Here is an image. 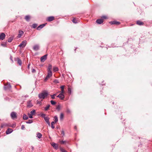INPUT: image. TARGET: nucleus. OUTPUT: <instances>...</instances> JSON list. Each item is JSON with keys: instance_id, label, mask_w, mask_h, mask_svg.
I'll list each match as a JSON object with an SVG mask.
<instances>
[{"instance_id": "obj_48", "label": "nucleus", "mask_w": 152, "mask_h": 152, "mask_svg": "<svg viewBox=\"0 0 152 152\" xmlns=\"http://www.w3.org/2000/svg\"><path fill=\"white\" fill-rule=\"evenodd\" d=\"M32 72L33 73H35L36 72V70L34 69H32Z\"/></svg>"}, {"instance_id": "obj_17", "label": "nucleus", "mask_w": 152, "mask_h": 152, "mask_svg": "<svg viewBox=\"0 0 152 152\" xmlns=\"http://www.w3.org/2000/svg\"><path fill=\"white\" fill-rule=\"evenodd\" d=\"M30 17L29 15H27L25 17V19L27 22H29L30 21Z\"/></svg>"}, {"instance_id": "obj_11", "label": "nucleus", "mask_w": 152, "mask_h": 152, "mask_svg": "<svg viewBox=\"0 0 152 152\" xmlns=\"http://www.w3.org/2000/svg\"><path fill=\"white\" fill-rule=\"evenodd\" d=\"M13 130L10 128H8L6 131V133L7 134H9L13 132Z\"/></svg>"}, {"instance_id": "obj_16", "label": "nucleus", "mask_w": 152, "mask_h": 152, "mask_svg": "<svg viewBox=\"0 0 152 152\" xmlns=\"http://www.w3.org/2000/svg\"><path fill=\"white\" fill-rule=\"evenodd\" d=\"M103 20L102 19H98L96 20V23L99 24H101L103 23Z\"/></svg>"}, {"instance_id": "obj_56", "label": "nucleus", "mask_w": 152, "mask_h": 152, "mask_svg": "<svg viewBox=\"0 0 152 152\" xmlns=\"http://www.w3.org/2000/svg\"><path fill=\"white\" fill-rule=\"evenodd\" d=\"M74 129H77V127L76 126H75V127H74Z\"/></svg>"}, {"instance_id": "obj_7", "label": "nucleus", "mask_w": 152, "mask_h": 152, "mask_svg": "<svg viewBox=\"0 0 152 152\" xmlns=\"http://www.w3.org/2000/svg\"><path fill=\"white\" fill-rule=\"evenodd\" d=\"M48 55L46 54L42 56L40 60L41 62H44L46 59Z\"/></svg>"}, {"instance_id": "obj_19", "label": "nucleus", "mask_w": 152, "mask_h": 152, "mask_svg": "<svg viewBox=\"0 0 152 152\" xmlns=\"http://www.w3.org/2000/svg\"><path fill=\"white\" fill-rule=\"evenodd\" d=\"M59 98L61 100H63L64 99V96L63 94L61 93L60 94Z\"/></svg>"}, {"instance_id": "obj_26", "label": "nucleus", "mask_w": 152, "mask_h": 152, "mask_svg": "<svg viewBox=\"0 0 152 152\" xmlns=\"http://www.w3.org/2000/svg\"><path fill=\"white\" fill-rule=\"evenodd\" d=\"M42 136V134L40 133H38L37 134V137L39 139Z\"/></svg>"}, {"instance_id": "obj_35", "label": "nucleus", "mask_w": 152, "mask_h": 152, "mask_svg": "<svg viewBox=\"0 0 152 152\" xmlns=\"http://www.w3.org/2000/svg\"><path fill=\"white\" fill-rule=\"evenodd\" d=\"M40 115L42 118H44V119H45V118H46L47 117H45V114L44 113H41L40 114Z\"/></svg>"}, {"instance_id": "obj_1", "label": "nucleus", "mask_w": 152, "mask_h": 152, "mask_svg": "<svg viewBox=\"0 0 152 152\" xmlns=\"http://www.w3.org/2000/svg\"><path fill=\"white\" fill-rule=\"evenodd\" d=\"M48 94L47 91H43L41 93L39 94L38 97L40 99H44L48 96Z\"/></svg>"}, {"instance_id": "obj_52", "label": "nucleus", "mask_w": 152, "mask_h": 152, "mask_svg": "<svg viewBox=\"0 0 152 152\" xmlns=\"http://www.w3.org/2000/svg\"><path fill=\"white\" fill-rule=\"evenodd\" d=\"M12 126H13V127H15L16 126V125L15 124H12Z\"/></svg>"}, {"instance_id": "obj_37", "label": "nucleus", "mask_w": 152, "mask_h": 152, "mask_svg": "<svg viewBox=\"0 0 152 152\" xmlns=\"http://www.w3.org/2000/svg\"><path fill=\"white\" fill-rule=\"evenodd\" d=\"M60 149L61 152H67L66 150L61 148H60Z\"/></svg>"}, {"instance_id": "obj_21", "label": "nucleus", "mask_w": 152, "mask_h": 152, "mask_svg": "<svg viewBox=\"0 0 152 152\" xmlns=\"http://www.w3.org/2000/svg\"><path fill=\"white\" fill-rule=\"evenodd\" d=\"M14 38L13 37H12L9 38L8 40V42H11Z\"/></svg>"}, {"instance_id": "obj_3", "label": "nucleus", "mask_w": 152, "mask_h": 152, "mask_svg": "<svg viewBox=\"0 0 152 152\" xmlns=\"http://www.w3.org/2000/svg\"><path fill=\"white\" fill-rule=\"evenodd\" d=\"M27 44V41L26 40H24L21 43L18 45V47L24 48Z\"/></svg>"}, {"instance_id": "obj_5", "label": "nucleus", "mask_w": 152, "mask_h": 152, "mask_svg": "<svg viewBox=\"0 0 152 152\" xmlns=\"http://www.w3.org/2000/svg\"><path fill=\"white\" fill-rule=\"evenodd\" d=\"M10 115L12 119H13L16 118L17 117L16 113L14 112H12L11 113Z\"/></svg>"}, {"instance_id": "obj_41", "label": "nucleus", "mask_w": 152, "mask_h": 152, "mask_svg": "<svg viewBox=\"0 0 152 152\" xmlns=\"http://www.w3.org/2000/svg\"><path fill=\"white\" fill-rule=\"evenodd\" d=\"M68 93L70 94H71V89L70 88H68Z\"/></svg>"}, {"instance_id": "obj_12", "label": "nucleus", "mask_w": 152, "mask_h": 152, "mask_svg": "<svg viewBox=\"0 0 152 152\" xmlns=\"http://www.w3.org/2000/svg\"><path fill=\"white\" fill-rule=\"evenodd\" d=\"M54 19V17L53 16H50L48 17L47 19V21L48 22H51Z\"/></svg>"}, {"instance_id": "obj_31", "label": "nucleus", "mask_w": 152, "mask_h": 152, "mask_svg": "<svg viewBox=\"0 0 152 152\" xmlns=\"http://www.w3.org/2000/svg\"><path fill=\"white\" fill-rule=\"evenodd\" d=\"M36 113V111L35 110H33L30 112V114L33 115L35 114Z\"/></svg>"}, {"instance_id": "obj_8", "label": "nucleus", "mask_w": 152, "mask_h": 152, "mask_svg": "<svg viewBox=\"0 0 152 152\" xmlns=\"http://www.w3.org/2000/svg\"><path fill=\"white\" fill-rule=\"evenodd\" d=\"M6 36V35L4 33H2L0 34V39L3 40L4 39Z\"/></svg>"}, {"instance_id": "obj_40", "label": "nucleus", "mask_w": 152, "mask_h": 152, "mask_svg": "<svg viewBox=\"0 0 152 152\" xmlns=\"http://www.w3.org/2000/svg\"><path fill=\"white\" fill-rule=\"evenodd\" d=\"M50 102L51 104L52 105H55L56 104V102L55 101L53 100H51L50 101Z\"/></svg>"}, {"instance_id": "obj_58", "label": "nucleus", "mask_w": 152, "mask_h": 152, "mask_svg": "<svg viewBox=\"0 0 152 152\" xmlns=\"http://www.w3.org/2000/svg\"><path fill=\"white\" fill-rule=\"evenodd\" d=\"M76 48H75V50H76Z\"/></svg>"}, {"instance_id": "obj_38", "label": "nucleus", "mask_w": 152, "mask_h": 152, "mask_svg": "<svg viewBox=\"0 0 152 152\" xmlns=\"http://www.w3.org/2000/svg\"><path fill=\"white\" fill-rule=\"evenodd\" d=\"M66 141H63V140H62V141H60V143L61 144H65L66 143Z\"/></svg>"}, {"instance_id": "obj_10", "label": "nucleus", "mask_w": 152, "mask_h": 152, "mask_svg": "<svg viewBox=\"0 0 152 152\" xmlns=\"http://www.w3.org/2000/svg\"><path fill=\"white\" fill-rule=\"evenodd\" d=\"M46 24V23H45L39 25L37 28V30H40L44 26H45Z\"/></svg>"}, {"instance_id": "obj_22", "label": "nucleus", "mask_w": 152, "mask_h": 152, "mask_svg": "<svg viewBox=\"0 0 152 152\" xmlns=\"http://www.w3.org/2000/svg\"><path fill=\"white\" fill-rule=\"evenodd\" d=\"M23 118L24 120H26L28 118V117L25 114H24L23 115Z\"/></svg>"}, {"instance_id": "obj_47", "label": "nucleus", "mask_w": 152, "mask_h": 152, "mask_svg": "<svg viewBox=\"0 0 152 152\" xmlns=\"http://www.w3.org/2000/svg\"><path fill=\"white\" fill-rule=\"evenodd\" d=\"M66 112L67 113H70L71 111L69 109H68L66 110Z\"/></svg>"}, {"instance_id": "obj_25", "label": "nucleus", "mask_w": 152, "mask_h": 152, "mask_svg": "<svg viewBox=\"0 0 152 152\" xmlns=\"http://www.w3.org/2000/svg\"><path fill=\"white\" fill-rule=\"evenodd\" d=\"M60 88L61 89V93L64 94V86H61Z\"/></svg>"}, {"instance_id": "obj_29", "label": "nucleus", "mask_w": 152, "mask_h": 152, "mask_svg": "<svg viewBox=\"0 0 152 152\" xmlns=\"http://www.w3.org/2000/svg\"><path fill=\"white\" fill-rule=\"evenodd\" d=\"M19 65L21 66L22 64L21 61L19 59H18L17 61Z\"/></svg>"}, {"instance_id": "obj_14", "label": "nucleus", "mask_w": 152, "mask_h": 152, "mask_svg": "<svg viewBox=\"0 0 152 152\" xmlns=\"http://www.w3.org/2000/svg\"><path fill=\"white\" fill-rule=\"evenodd\" d=\"M33 49L35 51L38 50L39 49V45H35L33 46Z\"/></svg>"}, {"instance_id": "obj_4", "label": "nucleus", "mask_w": 152, "mask_h": 152, "mask_svg": "<svg viewBox=\"0 0 152 152\" xmlns=\"http://www.w3.org/2000/svg\"><path fill=\"white\" fill-rule=\"evenodd\" d=\"M13 127V126H12V125L8 123H4L2 124L1 126V128H2L4 127Z\"/></svg>"}, {"instance_id": "obj_53", "label": "nucleus", "mask_w": 152, "mask_h": 152, "mask_svg": "<svg viewBox=\"0 0 152 152\" xmlns=\"http://www.w3.org/2000/svg\"><path fill=\"white\" fill-rule=\"evenodd\" d=\"M30 64H29L28 65V69H29L30 68Z\"/></svg>"}, {"instance_id": "obj_43", "label": "nucleus", "mask_w": 152, "mask_h": 152, "mask_svg": "<svg viewBox=\"0 0 152 152\" xmlns=\"http://www.w3.org/2000/svg\"><path fill=\"white\" fill-rule=\"evenodd\" d=\"M28 115L29 117L30 118H33V116H32L33 115H31V114L30 113H28Z\"/></svg>"}, {"instance_id": "obj_24", "label": "nucleus", "mask_w": 152, "mask_h": 152, "mask_svg": "<svg viewBox=\"0 0 152 152\" xmlns=\"http://www.w3.org/2000/svg\"><path fill=\"white\" fill-rule=\"evenodd\" d=\"M54 122L55 123H56L58 121V118L57 115H56L54 116Z\"/></svg>"}, {"instance_id": "obj_2", "label": "nucleus", "mask_w": 152, "mask_h": 152, "mask_svg": "<svg viewBox=\"0 0 152 152\" xmlns=\"http://www.w3.org/2000/svg\"><path fill=\"white\" fill-rule=\"evenodd\" d=\"M48 75L46 77L45 80L46 81L49 78L51 77L52 75V72L51 71H48Z\"/></svg>"}, {"instance_id": "obj_44", "label": "nucleus", "mask_w": 152, "mask_h": 152, "mask_svg": "<svg viewBox=\"0 0 152 152\" xmlns=\"http://www.w3.org/2000/svg\"><path fill=\"white\" fill-rule=\"evenodd\" d=\"M72 21V22L75 23H77L76 20L75 18L73 19Z\"/></svg>"}, {"instance_id": "obj_13", "label": "nucleus", "mask_w": 152, "mask_h": 152, "mask_svg": "<svg viewBox=\"0 0 152 152\" xmlns=\"http://www.w3.org/2000/svg\"><path fill=\"white\" fill-rule=\"evenodd\" d=\"M33 106V105L31 102V100L28 101L27 102V106L29 107H31Z\"/></svg>"}, {"instance_id": "obj_9", "label": "nucleus", "mask_w": 152, "mask_h": 152, "mask_svg": "<svg viewBox=\"0 0 152 152\" xmlns=\"http://www.w3.org/2000/svg\"><path fill=\"white\" fill-rule=\"evenodd\" d=\"M51 145L55 149H58V145L57 144L53 142L52 143Z\"/></svg>"}, {"instance_id": "obj_28", "label": "nucleus", "mask_w": 152, "mask_h": 152, "mask_svg": "<svg viewBox=\"0 0 152 152\" xmlns=\"http://www.w3.org/2000/svg\"><path fill=\"white\" fill-rule=\"evenodd\" d=\"M53 69L54 72H56L58 71V69L57 67L54 66L53 67Z\"/></svg>"}, {"instance_id": "obj_54", "label": "nucleus", "mask_w": 152, "mask_h": 152, "mask_svg": "<svg viewBox=\"0 0 152 152\" xmlns=\"http://www.w3.org/2000/svg\"><path fill=\"white\" fill-rule=\"evenodd\" d=\"M31 149H32V150H33V149H34V147H33V146H31Z\"/></svg>"}, {"instance_id": "obj_23", "label": "nucleus", "mask_w": 152, "mask_h": 152, "mask_svg": "<svg viewBox=\"0 0 152 152\" xmlns=\"http://www.w3.org/2000/svg\"><path fill=\"white\" fill-rule=\"evenodd\" d=\"M52 69V66L50 64H49L48 65V71H51V69Z\"/></svg>"}, {"instance_id": "obj_46", "label": "nucleus", "mask_w": 152, "mask_h": 152, "mask_svg": "<svg viewBox=\"0 0 152 152\" xmlns=\"http://www.w3.org/2000/svg\"><path fill=\"white\" fill-rule=\"evenodd\" d=\"M56 94H54L53 95H51V98L53 99H54L55 98V96H56Z\"/></svg>"}, {"instance_id": "obj_42", "label": "nucleus", "mask_w": 152, "mask_h": 152, "mask_svg": "<svg viewBox=\"0 0 152 152\" xmlns=\"http://www.w3.org/2000/svg\"><path fill=\"white\" fill-rule=\"evenodd\" d=\"M61 134L63 137L65 135L64 132L63 130H62L61 131Z\"/></svg>"}, {"instance_id": "obj_55", "label": "nucleus", "mask_w": 152, "mask_h": 152, "mask_svg": "<svg viewBox=\"0 0 152 152\" xmlns=\"http://www.w3.org/2000/svg\"><path fill=\"white\" fill-rule=\"evenodd\" d=\"M22 149L21 148H19V151H22Z\"/></svg>"}, {"instance_id": "obj_49", "label": "nucleus", "mask_w": 152, "mask_h": 152, "mask_svg": "<svg viewBox=\"0 0 152 152\" xmlns=\"http://www.w3.org/2000/svg\"><path fill=\"white\" fill-rule=\"evenodd\" d=\"M25 129V126L24 125H22L21 126V129L24 130Z\"/></svg>"}, {"instance_id": "obj_15", "label": "nucleus", "mask_w": 152, "mask_h": 152, "mask_svg": "<svg viewBox=\"0 0 152 152\" xmlns=\"http://www.w3.org/2000/svg\"><path fill=\"white\" fill-rule=\"evenodd\" d=\"M24 33L23 31L20 30L19 31V34L18 36V37L19 38H20L21 37V36Z\"/></svg>"}, {"instance_id": "obj_36", "label": "nucleus", "mask_w": 152, "mask_h": 152, "mask_svg": "<svg viewBox=\"0 0 152 152\" xmlns=\"http://www.w3.org/2000/svg\"><path fill=\"white\" fill-rule=\"evenodd\" d=\"M55 123H54V121H52L51 123V128L53 129L55 128V126H53V124H55Z\"/></svg>"}, {"instance_id": "obj_18", "label": "nucleus", "mask_w": 152, "mask_h": 152, "mask_svg": "<svg viewBox=\"0 0 152 152\" xmlns=\"http://www.w3.org/2000/svg\"><path fill=\"white\" fill-rule=\"evenodd\" d=\"M61 106L60 104H58V105H57L56 107V109L58 111H60L61 110Z\"/></svg>"}, {"instance_id": "obj_50", "label": "nucleus", "mask_w": 152, "mask_h": 152, "mask_svg": "<svg viewBox=\"0 0 152 152\" xmlns=\"http://www.w3.org/2000/svg\"><path fill=\"white\" fill-rule=\"evenodd\" d=\"M110 23L111 24H114V21L110 22Z\"/></svg>"}, {"instance_id": "obj_20", "label": "nucleus", "mask_w": 152, "mask_h": 152, "mask_svg": "<svg viewBox=\"0 0 152 152\" xmlns=\"http://www.w3.org/2000/svg\"><path fill=\"white\" fill-rule=\"evenodd\" d=\"M137 23L139 25H144V23L140 20L137 21Z\"/></svg>"}, {"instance_id": "obj_57", "label": "nucleus", "mask_w": 152, "mask_h": 152, "mask_svg": "<svg viewBox=\"0 0 152 152\" xmlns=\"http://www.w3.org/2000/svg\"><path fill=\"white\" fill-rule=\"evenodd\" d=\"M60 97V94L57 96V97L59 98Z\"/></svg>"}, {"instance_id": "obj_33", "label": "nucleus", "mask_w": 152, "mask_h": 152, "mask_svg": "<svg viewBox=\"0 0 152 152\" xmlns=\"http://www.w3.org/2000/svg\"><path fill=\"white\" fill-rule=\"evenodd\" d=\"M64 118V114L63 113H61L60 115V119L61 120H62Z\"/></svg>"}, {"instance_id": "obj_27", "label": "nucleus", "mask_w": 152, "mask_h": 152, "mask_svg": "<svg viewBox=\"0 0 152 152\" xmlns=\"http://www.w3.org/2000/svg\"><path fill=\"white\" fill-rule=\"evenodd\" d=\"M49 119L50 118L48 117H47L46 118H45L44 119V120L46 122V123H48L49 122Z\"/></svg>"}, {"instance_id": "obj_39", "label": "nucleus", "mask_w": 152, "mask_h": 152, "mask_svg": "<svg viewBox=\"0 0 152 152\" xmlns=\"http://www.w3.org/2000/svg\"><path fill=\"white\" fill-rule=\"evenodd\" d=\"M120 22L115 20V25H118L120 24Z\"/></svg>"}, {"instance_id": "obj_45", "label": "nucleus", "mask_w": 152, "mask_h": 152, "mask_svg": "<svg viewBox=\"0 0 152 152\" xmlns=\"http://www.w3.org/2000/svg\"><path fill=\"white\" fill-rule=\"evenodd\" d=\"M102 18L104 19H106L107 18V17L106 16L103 15L102 16Z\"/></svg>"}, {"instance_id": "obj_34", "label": "nucleus", "mask_w": 152, "mask_h": 152, "mask_svg": "<svg viewBox=\"0 0 152 152\" xmlns=\"http://www.w3.org/2000/svg\"><path fill=\"white\" fill-rule=\"evenodd\" d=\"M50 107V105L48 104L46 107L45 108V111L47 110Z\"/></svg>"}, {"instance_id": "obj_51", "label": "nucleus", "mask_w": 152, "mask_h": 152, "mask_svg": "<svg viewBox=\"0 0 152 152\" xmlns=\"http://www.w3.org/2000/svg\"><path fill=\"white\" fill-rule=\"evenodd\" d=\"M47 123L48 124V126H50V121H49V122H48V123Z\"/></svg>"}, {"instance_id": "obj_6", "label": "nucleus", "mask_w": 152, "mask_h": 152, "mask_svg": "<svg viewBox=\"0 0 152 152\" xmlns=\"http://www.w3.org/2000/svg\"><path fill=\"white\" fill-rule=\"evenodd\" d=\"M11 88V86L9 83H8L7 85H5L4 87V89L6 90L9 89Z\"/></svg>"}, {"instance_id": "obj_30", "label": "nucleus", "mask_w": 152, "mask_h": 152, "mask_svg": "<svg viewBox=\"0 0 152 152\" xmlns=\"http://www.w3.org/2000/svg\"><path fill=\"white\" fill-rule=\"evenodd\" d=\"M37 26V24L36 23L33 24L31 26V27L33 28H36Z\"/></svg>"}, {"instance_id": "obj_32", "label": "nucleus", "mask_w": 152, "mask_h": 152, "mask_svg": "<svg viewBox=\"0 0 152 152\" xmlns=\"http://www.w3.org/2000/svg\"><path fill=\"white\" fill-rule=\"evenodd\" d=\"M33 120L31 119L29 120L28 121H26V123L27 124H31L33 123Z\"/></svg>"}]
</instances>
